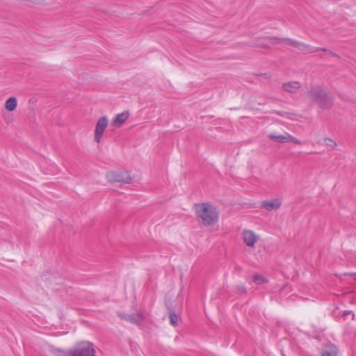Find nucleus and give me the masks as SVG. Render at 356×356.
<instances>
[{
    "mask_svg": "<svg viewBox=\"0 0 356 356\" xmlns=\"http://www.w3.org/2000/svg\"><path fill=\"white\" fill-rule=\"evenodd\" d=\"M169 318L170 320V323L173 326H176L178 322V316L175 314V312L173 311L170 312Z\"/></svg>",
    "mask_w": 356,
    "mask_h": 356,
    "instance_id": "17",
    "label": "nucleus"
},
{
    "mask_svg": "<svg viewBox=\"0 0 356 356\" xmlns=\"http://www.w3.org/2000/svg\"><path fill=\"white\" fill-rule=\"evenodd\" d=\"M272 40H277V41H286L287 42V44H290L297 49H298L300 44V41H298V40H293V39H291V38H277V37H273L271 38Z\"/></svg>",
    "mask_w": 356,
    "mask_h": 356,
    "instance_id": "15",
    "label": "nucleus"
},
{
    "mask_svg": "<svg viewBox=\"0 0 356 356\" xmlns=\"http://www.w3.org/2000/svg\"><path fill=\"white\" fill-rule=\"evenodd\" d=\"M65 356H96V352L92 343L83 341L76 343L67 353L61 352Z\"/></svg>",
    "mask_w": 356,
    "mask_h": 356,
    "instance_id": "3",
    "label": "nucleus"
},
{
    "mask_svg": "<svg viewBox=\"0 0 356 356\" xmlns=\"http://www.w3.org/2000/svg\"><path fill=\"white\" fill-rule=\"evenodd\" d=\"M236 291L239 295H245L246 294V289L245 286L243 284L236 286Z\"/></svg>",
    "mask_w": 356,
    "mask_h": 356,
    "instance_id": "18",
    "label": "nucleus"
},
{
    "mask_svg": "<svg viewBox=\"0 0 356 356\" xmlns=\"http://www.w3.org/2000/svg\"><path fill=\"white\" fill-rule=\"evenodd\" d=\"M277 113L279 114L280 115H282L281 112H277Z\"/></svg>",
    "mask_w": 356,
    "mask_h": 356,
    "instance_id": "25",
    "label": "nucleus"
},
{
    "mask_svg": "<svg viewBox=\"0 0 356 356\" xmlns=\"http://www.w3.org/2000/svg\"><path fill=\"white\" fill-rule=\"evenodd\" d=\"M243 240L244 243L251 248L254 247V244L259 240V236L255 233L249 229H245L242 232Z\"/></svg>",
    "mask_w": 356,
    "mask_h": 356,
    "instance_id": "6",
    "label": "nucleus"
},
{
    "mask_svg": "<svg viewBox=\"0 0 356 356\" xmlns=\"http://www.w3.org/2000/svg\"><path fill=\"white\" fill-rule=\"evenodd\" d=\"M351 313H352L351 311H348V310L344 311L343 316H348V315L350 314Z\"/></svg>",
    "mask_w": 356,
    "mask_h": 356,
    "instance_id": "22",
    "label": "nucleus"
},
{
    "mask_svg": "<svg viewBox=\"0 0 356 356\" xmlns=\"http://www.w3.org/2000/svg\"><path fill=\"white\" fill-rule=\"evenodd\" d=\"M321 356H337V348L333 344L325 346L321 353Z\"/></svg>",
    "mask_w": 356,
    "mask_h": 356,
    "instance_id": "11",
    "label": "nucleus"
},
{
    "mask_svg": "<svg viewBox=\"0 0 356 356\" xmlns=\"http://www.w3.org/2000/svg\"><path fill=\"white\" fill-rule=\"evenodd\" d=\"M301 84L299 81H290L283 84V89L289 92L295 93L300 88Z\"/></svg>",
    "mask_w": 356,
    "mask_h": 356,
    "instance_id": "10",
    "label": "nucleus"
},
{
    "mask_svg": "<svg viewBox=\"0 0 356 356\" xmlns=\"http://www.w3.org/2000/svg\"><path fill=\"white\" fill-rule=\"evenodd\" d=\"M253 282L257 284H261L268 282V280L261 275H254L252 277Z\"/></svg>",
    "mask_w": 356,
    "mask_h": 356,
    "instance_id": "16",
    "label": "nucleus"
},
{
    "mask_svg": "<svg viewBox=\"0 0 356 356\" xmlns=\"http://www.w3.org/2000/svg\"><path fill=\"white\" fill-rule=\"evenodd\" d=\"M288 142H292L295 144H298V145L302 144V142L299 139L292 136L291 135H290L289 134H287V143Z\"/></svg>",
    "mask_w": 356,
    "mask_h": 356,
    "instance_id": "19",
    "label": "nucleus"
},
{
    "mask_svg": "<svg viewBox=\"0 0 356 356\" xmlns=\"http://www.w3.org/2000/svg\"><path fill=\"white\" fill-rule=\"evenodd\" d=\"M298 49L303 51L305 54H312L319 51L320 48L312 47L308 44H305L301 42Z\"/></svg>",
    "mask_w": 356,
    "mask_h": 356,
    "instance_id": "12",
    "label": "nucleus"
},
{
    "mask_svg": "<svg viewBox=\"0 0 356 356\" xmlns=\"http://www.w3.org/2000/svg\"><path fill=\"white\" fill-rule=\"evenodd\" d=\"M129 111H124L122 113L118 114L115 116V118L113 122V124L114 126L120 127L126 122V120L129 118Z\"/></svg>",
    "mask_w": 356,
    "mask_h": 356,
    "instance_id": "9",
    "label": "nucleus"
},
{
    "mask_svg": "<svg viewBox=\"0 0 356 356\" xmlns=\"http://www.w3.org/2000/svg\"><path fill=\"white\" fill-rule=\"evenodd\" d=\"M329 54L330 55H332V56H334V57H336V58H340V56L339 54H336V53H334V52H333L332 51H329Z\"/></svg>",
    "mask_w": 356,
    "mask_h": 356,
    "instance_id": "21",
    "label": "nucleus"
},
{
    "mask_svg": "<svg viewBox=\"0 0 356 356\" xmlns=\"http://www.w3.org/2000/svg\"><path fill=\"white\" fill-rule=\"evenodd\" d=\"M352 275L354 277V279L356 280V273L352 274Z\"/></svg>",
    "mask_w": 356,
    "mask_h": 356,
    "instance_id": "24",
    "label": "nucleus"
},
{
    "mask_svg": "<svg viewBox=\"0 0 356 356\" xmlns=\"http://www.w3.org/2000/svg\"><path fill=\"white\" fill-rule=\"evenodd\" d=\"M195 213L197 220L205 227H211L218 222L219 211L209 202L196 204Z\"/></svg>",
    "mask_w": 356,
    "mask_h": 356,
    "instance_id": "1",
    "label": "nucleus"
},
{
    "mask_svg": "<svg viewBox=\"0 0 356 356\" xmlns=\"http://www.w3.org/2000/svg\"><path fill=\"white\" fill-rule=\"evenodd\" d=\"M325 143L327 146H330L332 147H337V143L333 140L331 138H326L324 140Z\"/></svg>",
    "mask_w": 356,
    "mask_h": 356,
    "instance_id": "20",
    "label": "nucleus"
},
{
    "mask_svg": "<svg viewBox=\"0 0 356 356\" xmlns=\"http://www.w3.org/2000/svg\"><path fill=\"white\" fill-rule=\"evenodd\" d=\"M308 95L321 108L330 109L334 104V97L319 86H312L308 90Z\"/></svg>",
    "mask_w": 356,
    "mask_h": 356,
    "instance_id": "2",
    "label": "nucleus"
},
{
    "mask_svg": "<svg viewBox=\"0 0 356 356\" xmlns=\"http://www.w3.org/2000/svg\"><path fill=\"white\" fill-rule=\"evenodd\" d=\"M120 317L133 324H139L143 319V314L140 312L134 314H120Z\"/></svg>",
    "mask_w": 356,
    "mask_h": 356,
    "instance_id": "8",
    "label": "nucleus"
},
{
    "mask_svg": "<svg viewBox=\"0 0 356 356\" xmlns=\"http://www.w3.org/2000/svg\"><path fill=\"white\" fill-rule=\"evenodd\" d=\"M287 134L286 133L285 135H276L274 134H271L268 136V138L273 140V141L278 142L280 143H287Z\"/></svg>",
    "mask_w": 356,
    "mask_h": 356,
    "instance_id": "14",
    "label": "nucleus"
},
{
    "mask_svg": "<svg viewBox=\"0 0 356 356\" xmlns=\"http://www.w3.org/2000/svg\"><path fill=\"white\" fill-rule=\"evenodd\" d=\"M319 48H320L319 51H324V52H328L329 53V50H327V49L323 48V47H319Z\"/></svg>",
    "mask_w": 356,
    "mask_h": 356,
    "instance_id": "23",
    "label": "nucleus"
},
{
    "mask_svg": "<svg viewBox=\"0 0 356 356\" xmlns=\"http://www.w3.org/2000/svg\"><path fill=\"white\" fill-rule=\"evenodd\" d=\"M261 207L266 209L268 211L277 210L282 205V200L280 198H275L272 200H264L261 202Z\"/></svg>",
    "mask_w": 356,
    "mask_h": 356,
    "instance_id": "7",
    "label": "nucleus"
},
{
    "mask_svg": "<svg viewBox=\"0 0 356 356\" xmlns=\"http://www.w3.org/2000/svg\"><path fill=\"white\" fill-rule=\"evenodd\" d=\"M108 120L107 117H101L97 122L95 129V140L97 143H100L103 134L108 126Z\"/></svg>",
    "mask_w": 356,
    "mask_h": 356,
    "instance_id": "5",
    "label": "nucleus"
},
{
    "mask_svg": "<svg viewBox=\"0 0 356 356\" xmlns=\"http://www.w3.org/2000/svg\"><path fill=\"white\" fill-rule=\"evenodd\" d=\"M17 105V99L14 97H11L6 100L5 107L8 111H13L16 108Z\"/></svg>",
    "mask_w": 356,
    "mask_h": 356,
    "instance_id": "13",
    "label": "nucleus"
},
{
    "mask_svg": "<svg viewBox=\"0 0 356 356\" xmlns=\"http://www.w3.org/2000/svg\"><path fill=\"white\" fill-rule=\"evenodd\" d=\"M107 178L111 182L130 184L132 179L127 171L111 172L107 174Z\"/></svg>",
    "mask_w": 356,
    "mask_h": 356,
    "instance_id": "4",
    "label": "nucleus"
}]
</instances>
